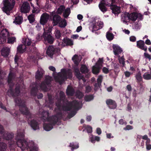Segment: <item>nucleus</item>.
<instances>
[{
	"label": "nucleus",
	"mask_w": 151,
	"mask_h": 151,
	"mask_svg": "<svg viewBox=\"0 0 151 151\" xmlns=\"http://www.w3.org/2000/svg\"><path fill=\"white\" fill-rule=\"evenodd\" d=\"M24 134L23 132H20L17 133L16 142L17 146L22 150L29 149L30 151H37L38 148L34 145L33 143H28L24 139Z\"/></svg>",
	"instance_id": "f257e3e1"
},
{
	"label": "nucleus",
	"mask_w": 151,
	"mask_h": 151,
	"mask_svg": "<svg viewBox=\"0 0 151 151\" xmlns=\"http://www.w3.org/2000/svg\"><path fill=\"white\" fill-rule=\"evenodd\" d=\"M14 101L16 105L19 106V110L21 113L27 116V117L31 119L32 117V114L30 112L28 109L26 107L24 100L19 97H17L14 99Z\"/></svg>",
	"instance_id": "f03ea898"
},
{
	"label": "nucleus",
	"mask_w": 151,
	"mask_h": 151,
	"mask_svg": "<svg viewBox=\"0 0 151 151\" xmlns=\"http://www.w3.org/2000/svg\"><path fill=\"white\" fill-rule=\"evenodd\" d=\"M48 111H44L42 113V118L45 121L51 122L53 124H56L59 120V117L57 115L49 116Z\"/></svg>",
	"instance_id": "7ed1b4c3"
},
{
	"label": "nucleus",
	"mask_w": 151,
	"mask_h": 151,
	"mask_svg": "<svg viewBox=\"0 0 151 151\" xmlns=\"http://www.w3.org/2000/svg\"><path fill=\"white\" fill-rule=\"evenodd\" d=\"M63 69L61 70L62 74L60 73H58V77L56 78V80L60 84H62L68 78L71 79L72 77V74L71 72H66L65 70Z\"/></svg>",
	"instance_id": "20e7f679"
},
{
	"label": "nucleus",
	"mask_w": 151,
	"mask_h": 151,
	"mask_svg": "<svg viewBox=\"0 0 151 151\" xmlns=\"http://www.w3.org/2000/svg\"><path fill=\"white\" fill-rule=\"evenodd\" d=\"M11 1V3L8 0H4V7L2 8L3 11L7 15H9L10 12L12 9L15 5L14 0H10Z\"/></svg>",
	"instance_id": "39448f33"
},
{
	"label": "nucleus",
	"mask_w": 151,
	"mask_h": 151,
	"mask_svg": "<svg viewBox=\"0 0 151 151\" xmlns=\"http://www.w3.org/2000/svg\"><path fill=\"white\" fill-rule=\"evenodd\" d=\"M51 78L49 76L45 78L40 86V88L44 92H47L49 90V88L51 85Z\"/></svg>",
	"instance_id": "423d86ee"
},
{
	"label": "nucleus",
	"mask_w": 151,
	"mask_h": 151,
	"mask_svg": "<svg viewBox=\"0 0 151 151\" xmlns=\"http://www.w3.org/2000/svg\"><path fill=\"white\" fill-rule=\"evenodd\" d=\"M20 87L19 85L17 86L14 90L13 89L12 86H10L7 91L8 95L9 96L15 97L19 96L20 92Z\"/></svg>",
	"instance_id": "0eeeda50"
},
{
	"label": "nucleus",
	"mask_w": 151,
	"mask_h": 151,
	"mask_svg": "<svg viewBox=\"0 0 151 151\" xmlns=\"http://www.w3.org/2000/svg\"><path fill=\"white\" fill-rule=\"evenodd\" d=\"M43 37L45 41L50 44H52L55 41L54 38L51 35V32L49 31L44 32Z\"/></svg>",
	"instance_id": "6e6552de"
},
{
	"label": "nucleus",
	"mask_w": 151,
	"mask_h": 151,
	"mask_svg": "<svg viewBox=\"0 0 151 151\" xmlns=\"http://www.w3.org/2000/svg\"><path fill=\"white\" fill-rule=\"evenodd\" d=\"M50 17H52V20L53 25H57L61 19L60 16L58 14H56L55 11L50 12Z\"/></svg>",
	"instance_id": "1a4fd4ad"
},
{
	"label": "nucleus",
	"mask_w": 151,
	"mask_h": 151,
	"mask_svg": "<svg viewBox=\"0 0 151 151\" xmlns=\"http://www.w3.org/2000/svg\"><path fill=\"white\" fill-rule=\"evenodd\" d=\"M60 51L59 48L54 47L53 46H49L46 51L47 54L49 56H52L54 53H58Z\"/></svg>",
	"instance_id": "9d476101"
},
{
	"label": "nucleus",
	"mask_w": 151,
	"mask_h": 151,
	"mask_svg": "<svg viewBox=\"0 0 151 151\" xmlns=\"http://www.w3.org/2000/svg\"><path fill=\"white\" fill-rule=\"evenodd\" d=\"M38 87L36 86L32 88L31 91V93L32 95L35 97L37 96L38 99H42L43 97V95L42 93H39L38 94Z\"/></svg>",
	"instance_id": "9b49d317"
},
{
	"label": "nucleus",
	"mask_w": 151,
	"mask_h": 151,
	"mask_svg": "<svg viewBox=\"0 0 151 151\" xmlns=\"http://www.w3.org/2000/svg\"><path fill=\"white\" fill-rule=\"evenodd\" d=\"M30 6L29 3L26 1L23 3L21 8L22 13H26L29 12L30 10Z\"/></svg>",
	"instance_id": "f8f14e48"
},
{
	"label": "nucleus",
	"mask_w": 151,
	"mask_h": 151,
	"mask_svg": "<svg viewBox=\"0 0 151 151\" xmlns=\"http://www.w3.org/2000/svg\"><path fill=\"white\" fill-rule=\"evenodd\" d=\"M137 46L138 48L146 52L147 51V47L145 45V43L142 40H139L137 42Z\"/></svg>",
	"instance_id": "ddd939ff"
},
{
	"label": "nucleus",
	"mask_w": 151,
	"mask_h": 151,
	"mask_svg": "<svg viewBox=\"0 0 151 151\" xmlns=\"http://www.w3.org/2000/svg\"><path fill=\"white\" fill-rule=\"evenodd\" d=\"M110 3H107L103 2L101 1L99 5V6L101 11L103 13L106 12L107 10V9L106 7V6H111Z\"/></svg>",
	"instance_id": "4468645a"
},
{
	"label": "nucleus",
	"mask_w": 151,
	"mask_h": 151,
	"mask_svg": "<svg viewBox=\"0 0 151 151\" xmlns=\"http://www.w3.org/2000/svg\"><path fill=\"white\" fill-rule=\"evenodd\" d=\"M112 48L114 54L115 55L117 56L122 52V48L117 45H113Z\"/></svg>",
	"instance_id": "2eb2a0df"
},
{
	"label": "nucleus",
	"mask_w": 151,
	"mask_h": 151,
	"mask_svg": "<svg viewBox=\"0 0 151 151\" xmlns=\"http://www.w3.org/2000/svg\"><path fill=\"white\" fill-rule=\"evenodd\" d=\"M49 15L47 13H43L41 16L40 23L41 24L44 25L47 23L49 18Z\"/></svg>",
	"instance_id": "dca6fc26"
},
{
	"label": "nucleus",
	"mask_w": 151,
	"mask_h": 151,
	"mask_svg": "<svg viewBox=\"0 0 151 151\" xmlns=\"http://www.w3.org/2000/svg\"><path fill=\"white\" fill-rule=\"evenodd\" d=\"M28 122L31 127L34 130H36L39 129V123L36 120L32 119L30 122L28 121Z\"/></svg>",
	"instance_id": "f3484780"
},
{
	"label": "nucleus",
	"mask_w": 151,
	"mask_h": 151,
	"mask_svg": "<svg viewBox=\"0 0 151 151\" xmlns=\"http://www.w3.org/2000/svg\"><path fill=\"white\" fill-rule=\"evenodd\" d=\"M106 103L109 106V108L111 109H114L117 106L115 101L111 99H107Z\"/></svg>",
	"instance_id": "a211bd4d"
},
{
	"label": "nucleus",
	"mask_w": 151,
	"mask_h": 151,
	"mask_svg": "<svg viewBox=\"0 0 151 151\" xmlns=\"http://www.w3.org/2000/svg\"><path fill=\"white\" fill-rule=\"evenodd\" d=\"M66 93L67 96H72L75 93V90L72 86L68 85L66 90Z\"/></svg>",
	"instance_id": "6ab92c4d"
},
{
	"label": "nucleus",
	"mask_w": 151,
	"mask_h": 151,
	"mask_svg": "<svg viewBox=\"0 0 151 151\" xmlns=\"http://www.w3.org/2000/svg\"><path fill=\"white\" fill-rule=\"evenodd\" d=\"M9 35V33L8 30L6 29H4L1 31L0 34L1 39V40L2 38L3 40V42H4V40H6V36Z\"/></svg>",
	"instance_id": "aec40b11"
},
{
	"label": "nucleus",
	"mask_w": 151,
	"mask_h": 151,
	"mask_svg": "<svg viewBox=\"0 0 151 151\" xmlns=\"http://www.w3.org/2000/svg\"><path fill=\"white\" fill-rule=\"evenodd\" d=\"M10 51V49L8 47H4L1 50V53L2 56L7 57L9 55Z\"/></svg>",
	"instance_id": "412c9836"
},
{
	"label": "nucleus",
	"mask_w": 151,
	"mask_h": 151,
	"mask_svg": "<svg viewBox=\"0 0 151 151\" xmlns=\"http://www.w3.org/2000/svg\"><path fill=\"white\" fill-rule=\"evenodd\" d=\"M66 104V105H63L62 106L63 109L65 111H70L72 109L71 106L72 104L70 102H69L68 101H65V103Z\"/></svg>",
	"instance_id": "4be33fe9"
},
{
	"label": "nucleus",
	"mask_w": 151,
	"mask_h": 151,
	"mask_svg": "<svg viewBox=\"0 0 151 151\" xmlns=\"http://www.w3.org/2000/svg\"><path fill=\"white\" fill-rule=\"evenodd\" d=\"M50 123H44L43 127L44 129L46 131H49L53 128V126L55 124H53L51 122H49Z\"/></svg>",
	"instance_id": "5701e85b"
},
{
	"label": "nucleus",
	"mask_w": 151,
	"mask_h": 151,
	"mask_svg": "<svg viewBox=\"0 0 151 151\" xmlns=\"http://www.w3.org/2000/svg\"><path fill=\"white\" fill-rule=\"evenodd\" d=\"M63 42L65 45L67 46H72L73 45V41L71 39L65 37H64L63 40Z\"/></svg>",
	"instance_id": "b1692460"
},
{
	"label": "nucleus",
	"mask_w": 151,
	"mask_h": 151,
	"mask_svg": "<svg viewBox=\"0 0 151 151\" xmlns=\"http://www.w3.org/2000/svg\"><path fill=\"white\" fill-rule=\"evenodd\" d=\"M48 101L46 102L48 106L51 108L53 105L54 103V99L52 98V96L51 95L48 94Z\"/></svg>",
	"instance_id": "393cba45"
},
{
	"label": "nucleus",
	"mask_w": 151,
	"mask_h": 151,
	"mask_svg": "<svg viewBox=\"0 0 151 151\" xmlns=\"http://www.w3.org/2000/svg\"><path fill=\"white\" fill-rule=\"evenodd\" d=\"M23 18L22 17L18 16L15 18V20L13 21V23L16 24H20L22 22Z\"/></svg>",
	"instance_id": "a878e982"
},
{
	"label": "nucleus",
	"mask_w": 151,
	"mask_h": 151,
	"mask_svg": "<svg viewBox=\"0 0 151 151\" xmlns=\"http://www.w3.org/2000/svg\"><path fill=\"white\" fill-rule=\"evenodd\" d=\"M14 78V74L12 72H10L9 73L7 78V82L9 84L12 83L13 80Z\"/></svg>",
	"instance_id": "bb28decb"
},
{
	"label": "nucleus",
	"mask_w": 151,
	"mask_h": 151,
	"mask_svg": "<svg viewBox=\"0 0 151 151\" xmlns=\"http://www.w3.org/2000/svg\"><path fill=\"white\" fill-rule=\"evenodd\" d=\"M62 103H63L62 101L60 100L59 99L55 103L56 108H55V111H56L57 109H58L59 111H60L61 110L62 107Z\"/></svg>",
	"instance_id": "cd10ccee"
},
{
	"label": "nucleus",
	"mask_w": 151,
	"mask_h": 151,
	"mask_svg": "<svg viewBox=\"0 0 151 151\" xmlns=\"http://www.w3.org/2000/svg\"><path fill=\"white\" fill-rule=\"evenodd\" d=\"M43 72L42 71H39L38 70L36 73L35 77L36 79L40 80L42 77L43 75Z\"/></svg>",
	"instance_id": "c85d7f7f"
},
{
	"label": "nucleus",
	"mask_w": 151,
	"mask_h": 151,
	"mask_svg": "<svg viewBox=\"0 0 151 151\" xmlns=\"http://www.w3.org/2000/svg\"><path fill=\"white\" fill-rule=\"evenodd\" d=\"M26 49L25 46L22 45L18 46L17 49V52L20 53H22L25 51V49Z\"/></svg>",
	"instance_id": "c756f323"
},
{
	"label": "nucleus",
	"mask_w": 151,
	"mask_h": 151,
	"mask_svg": "<svg viewBox=\"0 0 151 151\" xmlns=\"http://www.w3.org/2000/svg\"><path fill=\"white\" fill-rule=\"evenodd\" d=\"M138 17V14L135 12H133L129 14V20L133 21H135Z\"/></svg>",
	"instance_id": "7c9ffc66"
},
{
	"label": "nucleus",
	"mask_w": 151,
	"mask_h": 151,
	"mask_svg": "<svg viewBox=\"0 0 151 151\" xmlns=\"http://www.w3.org/2000/svg\"><path fill=\"white\" fill-rule=\"evenodd\" d=\"M111 6H113L112 8L111 9L113 12L115 14H119L120 12V8L118 7L117 6L115 5H111Z\"/></svg>",
	"instance_id": "2f4dec72"
},
{
	"label": "nucleus",
	"mask_w": 151,
	"mask_h": 151,
	"mask_svg": "<svg viewBox=\"0 0 151 151\" xmlns=\"http://www.w3.org/2000/svg\"><path fill=\"white\" fill-rule=\"evenodd\" d=\"M100 67L98 66H93L92 71L93 73L96 74L99 72Z\"/></svg>",
	"instance_id": "473e14b6"
},
{
	"label": "nucleus",
	"mask_w": 151,
	"mask_h": 151,
	"mask_svg": "<svg viewBox=\"0 0 151 151\" xmlns=\"http://www.w3.org/2000/svg\"><path fill=\"white\" fill-rule=\"evenodd\" d=\"M58 24L59 26L61 28H64L67 25L66 21L64 19H61Z\"/></svg>",
	"instance_id": "72a5a7b5"
},
{
	"label": "nucleus",
	"mask_w": 151,
	"mask_h": 151,
	"mask_svg": "<svg viewBox=\"0 0 151 151\" xmlns=\"http://www.w3.org/2000/svg\"><path fill=\"white\" fill-rule=\"evenodd\" d=\"M64 11V12L63 13V17L65 18H67L70 13V8L67 7Z\"/></svg>",
	"instance_id": "f704fd0d"
},
{
	"label": "nucleus",
	"mask_w": 151,
	"mask_h": 151,
	"mask_svg": "<svg viewBox=\"0 0 151 151\" xmlns=\"http://www.w3.org/2000/svg\"><path fill=\"white\" fill-rule=\"evenodd\" d=\"M94 96L93 94L86 95L84 98V99L86 101H90L94 99Z\"/></svg>",
	"instance_id": "c9c22d12"
},
{
	"label": "nucleus",
	"mask_w": 151,
	"mask_h": 151,
	"mask_svg": "<svg viewBox=\"0 0 151 151\" xmlns=\"http://www.w3.org/2000/svg\"><path fill=\"white\" fill-rule=\"evenodd\" d=\"M65 96L64 93L63 91H61L59 94V99H60V100L62 101V102L63 104L65 103Z\"/></svg>",
	"instance_id": "e433bc0d"
},
{
	"label": "nucleus",
	"mask_w": 151,
	"mask_h": 151,
	"mask_svg": "<svg viewBox=\"0 0 151 151\" xmlns=\"http://www.w3.org/2000/svg\"><path fill=\"white\" fill-rule=\"evenodd\" d=\"M10 114L12 115L13 116H14V118L19 120V112L16 111H10Z\"/></svg>",
	"instance_id": "4c0bfd02"
},
{
	"label": "nucleus",
	"mask_w": 151,
	"mask_h": 151,
	"mask_svg": "<svg viewBox=\"0 0 151 151\" xmlns=\"http://www.w3.org/2000/svg\"><path fill=\"white\" fill-rule=\"evenodd\" d=\"M106 37L108 40L111 41L113 39L114 35L112 33H111L108 31L106 33Z\"/></svg>",
	"instance_id": "58836bf2"
},
{
	"label": "nucleus",
	"mask_w": 151,
	"mask_h": 151,
	"mask_svg": "<svg viewBox=\"0 0 151 151\" xmlns=\"http://www.w3.org/2000/svg\"><path fill=\"white\" fill-rule=\"evenodd\" d=\"M80 70L81 72L83 73H88L89 71L86 66L84 65H81Z\"/></svg>",
	"instance_id": "ea45409f"
},
{
	"label": "nucleus",
	"mask_w": 151,
	"mask_h": 151,
	"mask_svg": "<svg viewBox=\"0 0 151 151\" xmlns=\"http://www.w3.org/2000/svg\"><path fill=\"white\" fill-rule=\"evenodd\" d=\"M122 19L124 22H126L129 20V14L127 12H125L123 16H122Z\"/></svg>",
	"instance_id": "a19ab883"
},
{
	"label": "nucleus",
	"mask_w": 151,
	"mask_h": 151,
	"mask_svg": "<svg viewBox=\"0 0 151 151\" xmlns=\"http://www.w3.org/2000/svg\"><path fill=\"white\" fill-rule=\"evenodd\" d=\"M136 78L138 83H139L142 81V78L140 72H138L136 75Z\"/></svg>",
	"instance_id": "79ce46f5"
},
{
	"label": "nucleus",
	"mask_w": 151,
	"mask_h": 151,
	"mask_svg": "<svg viewBox=\"0 0 151 151\" xmlns=\"http://www.w3.org/2000/svg\"><path fill=\"white\" fill-rule=\"evenodd\" d=\"M65 7L63 5H61L58 8L57 11V13L58 14H61L62 12L65 10Z\"/></svg>",
	"instance_id": "37998d69"
},
{
	"label": "nucleus",
	"mask_w": 151,
	"mask_h": 151,
	"mask_svg": "<svg viewBox=\"0 0 151 151\" xmlns=\"http://www.w3.org/2000/svg\"><path fill=\"white\" fill-rule=\"evenodd\" d=\"M75 72L76 73V76L79 80L81 79H83L84 78L83 76L81 75L79 72L78 69H76L75 70Z\"/></svg>",
	"instance_id": "c03bdc74"
},
{
	"label": "nucleus",
	"mask_w": 151,
	"mask_h": 151,
	"mask_svg": "<svg viewBox=\"0 0 151 151\" xmlns=\"http://www.w3.org/2000/svg\"><path fill=\"white\" fill-rule=\"evenodd\" d=\"M31 43V40L29 39L28 38H26L24 42V45L25 46V48H26L27 46H29Z\"/></svg>",
	"instance_id": "a18cd8bd"
},
{
	"label": "nucleus",
	"mask_w": 151,
	"mask_h": 151,
	"mask_svg": "<svg viewBox=\"0 0 151 151\" xmlns=\"http://www.w3.org/2000/svg\"><path fill=\"white\" fill-rule=\"evenodd\" d=\"M70 102L72 104V109H76L77 108L79 105V102L76 101H73Z\"/></svg>",
	"instance_id": "49530a36"
},
{
	"label": "nucleus",
	"mask_w": 151,
	"mask_h": 151,
	"mask_svg": "<svg viewBox=\"0 0 151 151\" xmlns=\"http://www.w3.org/2000/svg\"><path fill=\"white\" fill-rule=\"evenodd\" d=\"M69 147H71L72 151H73L74 149H76L78 148L79 146L78 145H76L74 142L70 143L69 145Z\"/></svg>",
	"instance_id": "de8ad7c7"
},
{
	"label": "nucleus",
	"mask_w": 151,
	"mask_h": 151,
	"mask_svg": "<svg viewBox=\"0 0 151 151\" xmlns=\"http://www.w3.org/2000/svg\"><path fill=\"white\" fill-rule=\"evenodd\" d=\"M27 18L30 23H32L35 20V15L34 14H30L28 16Z\"/></svg>",
	"instance_id": "09e8293b"
},
{
	"label": "nucleus",
	"mask_w": 151,
	"mask_h": 151,
	"mask_svg": "<svg viewBox=\"0 0 151 151\" xmlns=\"http://www.w3.org/2000/svg\"><path fill=\"white\" fill-rule=\"evenodd\" d=\"M143 77L144 79L146 80H149L151 79V75L146 72L143 75Z\"/></svg>",
	"instance_id": "8fccbe9b"
},
{
	"label": "nucleus",
	"mask_w": 151,
	"mask_h": 151,
	"mask_svg": "<svg viewBox=\"0 0 151 151\" xmlns=\"http://www.w3.org/2000/svg\"><path fill=\"white\" fill-rule=\"evenodd\" d=\"M16 41V38L14 37H9L8 38V43L9 44H13Z\"/></svg>",
	"instance_id": "3c124183"
},
{
	"label": "nucleus",
	"mask_w": 151,
	"mask_h": 151,
	"mask_svg": "<svg viewBox=\"0 0 151 151\" xmlns=\"http://www.w3.org/2000/svg\"><path fill=\"white\" fill-rule=\"evenodd\" d=\"M55 36L56 38L59 39L61 37V33L59 30H57L55 31Z\"/></svg>",
	"instance_id": "603ef678"
},
{
	"label": "nucleus",
	"mask_w": 151,
	"mask_h": 151,
	"mask_svg": "<svg viewBox=\"0 0 151 151\" xmlns=\"http://www.w3.org/2000/svg\"><path fill=\"white\" fill-rule=\"evenodd\" d=\"M103 58H99L97 62L96 63V66L100 67L102 66L103 63Z\"/></svg>",
	"instance_id": "864d4df0"
},
{
	"label": "nucleus",
	"mask_w": 151,
	"mask_h": 151,
	"mask_svg": "<svg viewBox=\"0 0 151 151\" xmlns=\"http://www.w3.org/2000/svg\"><path fill=\"white\" fill-rule=\"evenodd\" d=\"M101 29L100 27L98 26L96 24V23L95 24H93V26L92 27V31H96L99 29Z\"/></svg>",
	"instance_id": "5fc2aeb1"
},
{
	"label": "nucleus",
	"mask_w": 151,
	"mask_h": 151,
	"mask_svg": "<svg viewBox=\"0 0 151 151\" xmlns=\"http://www.w3.org/2000/svg\"><path fill=\"white\" fill-rule=\"evenodd\" d=\"M76 95L77 97L79 99H81L83 98V95L82 93L80 91H78L76 93Z\"/></svg>",
	"instance_id": "6e6d98bb"
},
{
	"label": "nucleus",
	"mask_w": 151,
	"mask_h": 151,
	"mask_svg": "<svg viewBox=\"0 0 151 151\" xmlns=\"http://www.w3.org/2000/svg\"><path fill=\"white\" fill-rule=\"evenodd\" d=\"M86 129L88 133H90L92 132V127L90 126L87 125L86 127Z\"/></svg>",
	"instance_id": "4d7b16f0"
},
{
	"label": "nucleus",
	"mask_w": 151,
	"mask_h": 151,
	"mask_svg": "<svg viewBox=\"0 0 151 151\" xmlns=\"http://www.w3.org/2000/svg\"><path fill=\"white\" fill-rule=\"evenodd\" d=\"M103 79L102 76L101 75L99 76L97 79V83H99V85H101Z\"/></svg>",
	"instance_id": "13d9d810"
},
{
	"label": "nucleus",
	"mask_w": 151,
	"mask_h": 151,
	"mask_svg": "<svg viewBox=\"0 0 151 151\" xmlns=\"http://www.w3.org/2000/svg\"><path fill=\"white\" fill-rule=\"evenodd\" d=\"M96 24L98 26H99V27H100L101 29L104 26V23L103 22H101V21H98V22L96 23Z\"/></svg>",
	"instance_id": "bf43d9fd"
},
{
	"label": "nucleus",
	"mask_w": 151,
	"mask_h": 151,
	"mask_svg": "<svg viewBox=\"0 0 151 151\" xmlns=\"http://www.w3.org/2000/svg\"><path fill=\"white\" fill-rule=\"evenodd\" d=\"M144 56L146 58L148 59L149 60H151V56L148 53L145 52Z\"/></svg>",
	"instance_id": "052dcab7"
},
{
	"label": "nucleus",
	"mask_w": 151,
	"mask_h": 151,
	"mask_svg": "<svg viewBox=\"0 0 151 151\" xmlns=\"http://www.w3.org/2000/svg\"><path fill=\"white\" fill-rule=\"evenodd\" d=\"M133 128V127L132 126L129 125H127L124 128V129L125 130H129L132 129Z\"/></svg>",
	"instance_id": "680f3d73"
},
{
	"label": "nucleus",
	"mask_w": 151,
	"mask_h": 151,
	"mask_svg": "<svg viewBox=\"0 0 151 151\" xmlns=\"http://www.w3.org/2000/svg\"><path fill=\"white\" fill-rule=\"evenodd\" d=\"M76 114V112L74 111H72L70 113L68 114V117L70 118L73 117Z\"/></svg>",
	"instance_id": "e2e57ef3"
},
{
	"label": "nucleus",
	"mask_w": 151,
	"mask_h": 151,
	"mask_svg": "<svg viewBox=\"0 0 151 151\" xmlns=\"http://www.w3.org/2000/svg\"><path fill=\"white\" fill-rule=\"evenodd\" d=\"M103 72L105 74H107L109 73V70L108 68L104 67L102 69Z\"/></svg>",
	"instance_id": "0e129e2a"
},
{
	"label": "nucleus",
	"mask_w": 151,
	"mask_h": 151,
	"mask_svg": "<svg viewBox=\"0 0 151 151\" xmlns=\"http://www.w3.org/2000/svg\"><path fill=\"white\" fill-rule=\"evenodd\" d=\"M92 90L91 87L89 86H87L86 87V92L88 93L90 92Z\"/></svg>",
	"instance_id": "69168bd1"
},
{
	"label": "nucleus",
	"mask_w": 151,
	"mask_h": 151,
	"mask_svg": "<svg viewBox=\"0 0 151 151\" xmlns=\"http://www.w3.org/2000/svg\"><path fill=\"white\" fill-rule=\"evenodd\" d=\"M132 74L129 71H126L124 72V74L126 77H129Z\"/></svg>",
	"instance_id": "338daca9"
},
{
	"label": "nucleus",
	"mask_w": 151,
	"mask_h": 151,
	"mask_svg": "<svg viewBox=\"0 0 151 151\" xmlns=\"http://www.w3.org/2000/svg\"><path fill=\"white\" fill-rule=\"evenodd\" d=\"M119 62L120 64H122L123 65L125 64V62L124 60L122 58H120L119 59Z\"/></svg>",
	"instance_id": "774afa93"
}]
</instances>
